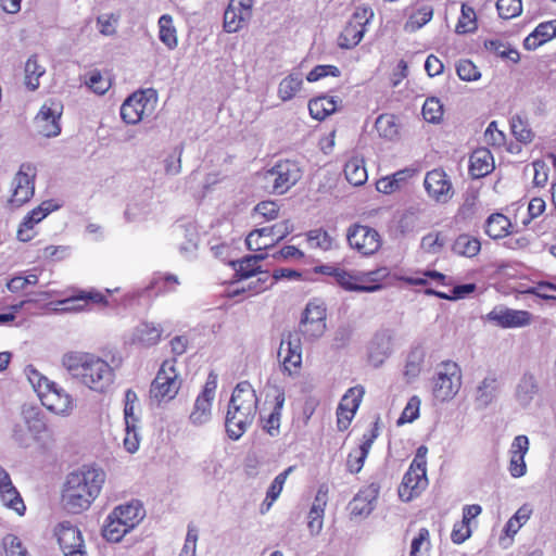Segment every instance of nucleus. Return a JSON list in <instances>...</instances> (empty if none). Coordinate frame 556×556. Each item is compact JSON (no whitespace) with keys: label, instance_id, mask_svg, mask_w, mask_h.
Returning a JSON list of instances; mask_svg holds the SVG:
<instances>
[{"label":"nucleus","instance_id":"1","mask_svg":"<svg viewBox=\"0 0 556 556\" xmlns=\"http://www.w3.org/2000/svg\"><path fill=\"white\" fill-rule=\"evenodd\" d=\"M62 366L83 386L101 394L109 391L115 379L112 366L91 353H66L62 357Z\"/></svg>","mask_w":556,"mask_h":556},{"label":"nucleus","instance_id":"2","mask_svg":"<svg viewBox=\"0 0 556 556\" xmlns=\"http://www.w3.org/2000/svg\"><path fill=\"white\" fill-rule=\"evenodd\" d=\"M105 481V472L98 467L84 466L68 475L63 491L66 509L79 514L90 507L99 496Z\"/></svg>","mask_w":556,"mask_h":556},{"label":"nucleus","instance_id":"3","mask_svg":"<svg viewBox=\"0 0 556 556\" xmlns=\"http://www.w3.org/2000/svg\"><path fill=\"white\" fill-rule=\"evenodd\" d=\"M258 403L256 391L249 381L237 383L225 419L226 432L231 440H239L252 426Z\"/></svg>","mask_w":556,"mask_h":556},{"label":"nucleus","instance_id":"4","mask_svg":"<svg viewBox=\"0 0 556 556\" xmlns=\"http://www.w3.org/2000/svg\"><path fill=\"white\" fill-rule=\"evenodd\" d=\"M157 105V92L153 88L131 93L121 106V117L129 125H136L151 117Z\"/></svg>","mask_w":556,"mask_h":556},{"label":"nucleus","instance_id":"5","mask_svg":"<svg viewBox=\"0 0 556 556\" xmlns=\"http://www.w3.org/2000/svg\"><path fill=\"white\" fill-rule=\"evenodd\" d=\"M181 380L175 368V361H165L151 383L150 399L157 404L169 402L177 395Z\"/></svg>","mask_w":556,"mask_h":556},{"label":"nucleus","instance_id":"6","mask_svg":"<svg viewBox=\"0 0 556 556\" xmlns=\"http://www.w3.org/2000/svg\"><path fill=\"white\" fill-rule=\"evenodd\" d=\"M301 176L302 172L296 162L283 160L265 172L264 180L266 188L273 193L283 194L301 179Z\"/></svg>","mask_w":556,"mask_h":556},{"label":"nucleus","instance_id":"7","mask_svg":"<svg viewBox=\"0 0 556 556\" xmlns=\"http://www.w3.org/2000/svg\"><path fill=\"white\" fill-rule=\"evenodd\" d=\"M460 386L459 366L451 361L442 363L433 378V396L441 402L450 401L458 393Z\"/></svg>","mask_w":556,"mask_h":556},{"label":"nucleus","instance_id":"8","mask_svg":"<svg viewBox=\"0 0 556 556\" xmlns=\"http://www.w3.org/2000/svg\"><path fill=\"white\" fill-rule=\"evenodd\" d=\"M217 378L215 372L211 371L208 374L203 390L197 396L190 412L189 421L191 425L201 427L210 422L212 418V405L217 388Z\"/></svg>","mask_w":556,"mask_h":556},{"label":"nucleus","instance_id":"9","mask_svg":"<svg viewBox=\"0 0 556 556\" xmlns=\"http://www.w3.org/2000/svg\"><path fill=\"white\" fill-rule=\"evenodd\" d=\"M36 169L30 163H23L11 182V198L9 203L20 207L28 202L35 192Z\"/></svg>","mask_w":556,"mask_h":556},{"label":"nucleus","instance_id":"10","mask_svg":"<svg viewBox=\"0 0 556 556\" xmlns=\"http://www.w3.org/2000/svg\"><path fill=\"white\" fill-rule=\"evenodd\" d=\"M63 105L60 101L48 100L40 108L34 118V126L38 135L51 138L61 134L60 118Z\"/></svg>","mask_w":556,"mask_h":556},{"label":"nucleus","instance_id":"11","mask_svg":"<svg viewBox=\"0 0 556 556\" xmlns=\"http://www.w3.org/2000/svg\"><path fill=\"white\" fill-rule=\"evenodd\" d=\"M278 358L283 372L293 376L299 372L302 366V344L296 333L287 332L282 334Z\"/></svg>","mask_w":556,"mask_h":556},{"label":"nucleus","instance_id":"12","mask_svg":"<svg viewBox=\"0 0 556 556\" xmlns=\"http://www.w3.org/2000/svg\"><path fill=\"white\" fill-rule=\"evenodd\" d=\"M485 319L501 328H522L532 323V314L523 309H514L504 305L495 306L485 315Z\"/></svg>","mask_w":556,"mask_h":556},{"label":"nucleus","instance_id":"13","mask_svg":"<svg viewBox=\"0 0 556 556\" xmlns=\"http://www.w3.org/2000/svg\"><path fill=\"white\" fill-rule=\"evenodd\" d=\"M254 0H230L224 13V29L227 33H237L243 28L252 17Z\"/></svg>","mask_w":556,"mask_h":556},{"label":"nucleus","instance_id":"14","mask_svg":"<svg viewBox=\"0 0 556 556\" xmlns=\"http://www.w3.org/2000/svg\"><path fill=\"white\" fill-rule=\"evenodd\" d=\"M428 485L427 468L409 466L399 486V496L403 502L417 497Z\"/></svg>","mask_w":556,"mask_h":556},{"label":"nucleus","instance_id":"15","mask_svg":"<svg viewBox=\"0 0 556 556\" xmlns=\"http://www.w3.org/2000/svg\"><path fill=\"white\" fill-rule=\"evenodd\" d=\"M424 185L429 197L437 202L446 203L453 195L452 184L443 169L428 172Z\"/></svg>","mask_w":556,"mask_h":556},{"label":"nucleus","instance_id":"16","mask_svg":"<svg viewBox=\"0 0 556 556\" xmlns=\"http://www.w3.org/2000/svg\"><path fill=\"white\" fill-rule=\"evenodd\" d=\"M0 502L3 506L23 516L26 510L24 501L12 482L10 473L0 466Z\"/></svg>","mask_w":556,"mask_h":556},{"label":"nucleus","instance_id":"17","mask_svg":"<svg viewBox=\"0 0 556 556\" xmlns=\"http://www.w3.org/2000/svg\"><path fill=\"white\" fill-rule=\"evenodd\" d=\"M529 445L530 443L527 435L520 434L513 440L508 450V472L513 478H521L527 473L525 456L529 452Z\"/></svg>","mask_w":556,"mask_h":556},{"label":"nucleus","instance_id":"18","mask_svg":"<svg viewBox=\"0 0 556 556\" xmlns=\"http://www.w3.org/2000/svg\"><path fill=\"white\" fill-rule=\"evenodd\" d=\"M58 205L52 201H43L39 206L31 210L21 223L17 230V239L21 242H28L33 239V228L36 224L41 222L48 214L55 211Z\"/></svg>","mask_w":556,"mask_h":556},{"label":"nucleus","instance_id":"19","mask_svg":"<svg viewBox=\"0 0 556 556\" xmlns=\"http://www.w3.org/2000/svg\"><path fill=\"white\" fill-rule=\"evenodd\" d=\"M54 535L63 553L86 546L81 531L71 521L60 522L54 529Z\"/></svg>","mask_w":556,"mask_h":556},{"label":"nucleus","instance_id":"20","mask_svg":"<svg viewBox=\"0 0 556 556\" xmlns=\"http://www.w3.org/2000/svg\"><path fill=\"white\" fill-rule=\"evenodd\" d=\"M119 288L115 289H105L104 292L98 291L96 289H90L88 291H79L76 295L72 298H67L59 302L62 305L63 311H80L83 309V305L75 304L76 302H91L96 304H102L104 306L109 305V301L105 294H113L117 292Z\"/></svg>","mask_w":556,"mask_h":556},{"label":"nucleus","instance_id":"21","mask_svg":"<svg viewBox=\"0 0 556 556\" xmlns=\"http://www.w3.org/2000/svg\"><path fill=\"white\" fill-rule=\"evenodd\" d=\"M41 404L58 415H67L72 410V397L62 388L53 386L40 397Z\"/></svg>","mask_w":556,"mask_h":556},{"label":"nucleus","instance_id":"22","mask_svg":"<svg viewBox=\"0 0 556 556\" xmlns=\"http://www.w3.org/2000/svg\"><path fill=\"white\" fill-rule=\"evenodd\" d=\"M377 435L378 434L375 430H370L363 434L361 444L353 448L348 455L346 470L349 472L358 473L362 470L365 459L367 458Z\"/></svg>","mask_w":556,"mask_h":556},{"label":"nucleus","instance_id":"23","mask_svg":"<svg viewBox=\"0 0 556 556\" xmlns=\"http://www.w3.org/2000/svg\"><path fill=\"white\" fill-rule=\"evenodd\" d=\"M114 517L121 518L128 529L134 530L146 517V509L138 500L116 506L112 511Z\"/></svg>","mask_w":556,"mask_h":556},{"label":"nucleus","instance_id":"24","mask_svg":"<svg viewBox=\"0 0 556 556\" xmlns=\"http://www.w3.org/2000/svg\"><path fill=\"white\" fill-rule=\"evenodd\" d=\"M285 391L277 389L275 395V405L271 412L265 416L263 413L260 415L263 430L270 437H277L280 433L281 412L285 405Z\"/></svg>","mask_w":556,"mask_h":556},{"label":"nucleus","instance_id":"25","mask_svg":"<svg viewBox=\"0 0 556 556\" xmlns=\"http://www.w3.org/2000/svg\"><path fill=\"white\" fill-rule=\"evenodd\" d=\"M327 503V490L319 488L307 516V528L311 535H318L324 526V514Z\"/></svg>","mask_w":556,"mask_h":556},{"label":"nucleus","instance_id":"26","mask_svg":"<svg viewBox=\"0 0 556 556\" xmlns=\"http://www.w3.org/2000/svg\"><path fill=\"white\" fill-rule=\"evenodd\" d=\"M379 489L375 484L361 490L351 502V513L354 516H368L374 509Z\"/></svg>","mask_w":556,"mask_h":556},{"label":"nucleus","instance_id":"27","mask_svg":"<svg viewBox=\"0 0 556 556\" xmlns=\"http://www.w3.org/2000/svg\"><path fill=\"white\" fill-rule=\"evenodd\" d=\"M556 37V20L539 24L523 40L526 50L532 51Z\"/></svg>","mask_w":556,"mask_h":556},{"label":"nucleus","instance_id":"28","mask_svg":"<svg viewBox=\"0 0 556 556\" xmlns=\"http://www.w3.org/2000/svg\"><path fill=\"white\" fill-rule=\"evenodd\" d=\"M391 353V337L387 333H377L369 346L368 359L370 364L375 367L381 366Z\"/></svg>","mask_w":556,"mask_h":556},{"label":"nucleus","instance_id":"29","mask_svg":"<svg viewBox=\"0 0 556 556\" xmlns=\"http://www.w3.org/2000/svg\"><path fill=\"white\" fill-rule=\"evenodd\" d=\"M162 332L163 329L160 325L143 321L134 329L131 342L142 346H152L160 341Z\"/></svg>","mask_w":556,"mask_h":556},{"label":"nucleus","instance_id":"30","mask_svg":"<svg viewBox=\"0 0 556 556\" xmlns=\"http://www.w3.org/2000/svg\"><path fill=\"white\" fill-rule=\"evenodd\" d=\"M469 172L476 177H484L494 168L493 156L488 149H478L470 155Z\"/></svg>","mask_w":556,"mask_h":556},{"label":"nucleus","instance_id":"31","mask_svg":"<svg viewBox=\"0 0 556 556\" xmlns=\"http://www.w3.org/2000/svg\"><path fill=\"white\" fill-rule=\"evenodd\" d=\"M338 103L339 100L334 97H317L308 102V111L314 119L324 121L330 114L336 112Z\"/></svg>","mask_w":556,"mask_h":556},{"label":"nucleus","instance_id":"32","mask_svg":"<svg viewBox=\"0 0 556 556\" xmlns=\"http://www.w3.org/2000/svg\"><path fill=\"white\" fill-rule=\"evenodd\" d=\"M293 470H294V466H290L287 469H285L282 472H280L278 476L275 477V479L273 480V482L270 483V485L266 492V497L261 505L262 514L267 513L271 508V506L276 502V500L280 496V494L283 490L286 480Z\"/></svg>","mask_w":556,"mask_h":556},{"label":"nucleus","instance_id":"33","mask_svg":"<svg viewBox=\"0 0 556 556\" xmlns=\"http://www.w3.org/2000/svg\"><path fill=\"white\" fill-rule=\"evenodd\" d=\"M263 258L262 254L247 255L241 260L229 261V264L233 267L236 275L240 279H249L253 278L261 269L260 262Z\"/></svg>","mask_w":556,"mask_h":556},{"label":"nucleus","instance_id":"34","mask_svg":"<svg viewBox=\"0 0 556 556\" xmlns=\"http://www.w3.org/2000/svg\"><path fill=\"white\" fill-rule=\"evenodd\" d=\"M302 74L300 72H292L279 83L277 90L278 98L283 102L290 101L302 89Z\"/></svg>","mask_w":556,"mask_h":556},{"label":"nucleus","instance_id":"35","mask_svg":"<svg viewBox=\"0 0 556 556\" xmlns=\"http://www.w3.org/2000/svg\"><path fill=\"white\" fill-rule=\"evenodd\" d=\"M130 531L132 530L128 529L121 518L114 517L113 514L110 513L102 527V536L108 542L117 543Z\"/></svg>","mask_w":556,"mask_h":556},{"label":"nucleus","instance_id":"36","mask_svg":"<svg viewBox=\"0 0 556 556\" xmlns=\"http://www.w3.org/2000/svg\"><path fill=\"white\" fill-rule=\"evenodd\" d=\"M497 380L495 377H485L477 387L475 401L477 407L485 408L489 406L496 396Z\"/></svg>","mask_w":556,"mask_h":556},{"label":"nucleus","instance_id":"37","mask_svg":"<svg viewBox=\"0 0 556 556\" xmlns=\"http://www.w3.org/2000/svg\"><path fill=\"white\" fill-rule=\"evenodd\" d=\"M539 391L536 378L531 372L521 376L517 387L516 396L520 404L528 405Z\"/></svg>","mask_w":556,"mask_h":556},{"label":"nucleus","instance_id":"38","mask_svg":"<svg viewBox=\"0 0 556 556\" xmlns=\"http://www.w3.org/2000/svg\"><path fill=\"white\" fill-rule=\"evenodd\" d=\"M515 280L514 282L508 285V288L511 292H517L521 294H533L538 298L544 300H556V296L553 294H545L543 292L544 289H552V291H556V285L548 281H540L536 287H528L526 283Z\"/></svg>","mask_w":556,"mask_h":556},{"label":"nucleus","instance_id":"39","mask_svg":"<svg viewBox=\"0 0 556 556\" xmlns=\"http://www.w3.org/2000/svg\"><path fill=\"white\" fill-rule=\"evenodd\" d=\"M348 243H379L378 231L365 225L355 224L348 229Z\"/></svg>","mask_w":556,"mask_h":556},{"label":"nucleus","instance_id":"40","mask_svg":"<svg viewBox=\"0 0 556 556\" xmlns=\"http://www.w3.org/2000/svg\"><path fill=\"white\" fill-rule=\"evenodd\" d=\"M511 223L505 215L495 213L486 219L485 232L494 240L502 239L508 235Z\"/></svg>","mask_w":556,"mask_h":556},{"label":"nucleus","instance_id":"41","mask_svg":"<svg viewBox=\"0 0 556 556\" xmlns=\"http://www.w3.org/2000/svg\"><path fill=\"white\" fill-rule=\"evenodd\" d=\"M344 174L346 180L353 186H362L367 181V170L362 159L349 160L344 166Z\"/></svg>","mask_w":556,"mask_h":556},{"label":"nucleus","instance_id":"42","mask_svg":"<svg viewBox=\"0 0 556 556\" xmlns=\"http://www.w3.org/2000/svg\"><path fill=\"white\" fill-rule=\"evenodd\" d=\"M287 230V223L278 224L273 227H263L261 229H255L247 236L244 243L250 244L253 241H257L258 238L261 237L269 236H273V238L270 239V243H279L285 238Z\"/></svg>","mask_w":556,"mask_h":556},{"label":"nucleus","instance_id":"43","mask_svg":"<svg viewBox=\"0 0 556 556\" xmlns=\"http://www.w3.org/2000/svg\"><path fill=\"white\" fill-rule=\"evenodd\" d=\"M153 212V203L148 200H138L127 205L125 217L128 222L139 223L147 220Z\"/></svg>","mask_w":556,"mask_h":556},{"label":"nucleus","instance_id":"44","mask_svg":"<svg viewBox=\"0 0 556 556\" xmlns=\"http://www.w3.org/2000/svg\"><path fill=\"white\" fill-rule=\"evenodd\" d=\"M336 282L345 290L361 291V292H375L380 289L379 285L365 286L359 283V277L354 276L343 269L337 274Z\"/></svg>","mask_w":556,"mask_h":556},{"label":"nucleus","instance_id":"45","mask_svg":"<svg viewBox=\"0 0 556 556\" xmlns=\"http://www.w3.org/2000/svg\"><path fill=\"white\" fill-rule=\"evenodd\" d=\"M159 38L169 49L173 50L177 47L176 28L173 25V17L169 14H163L159 18Z\"/></svg>","mask_w":556,"mask_h":556},{"label":"nucleus","instance_id":"46","mask_svg":"<svg viewBox=\"0 0 556 556\" xmlns=\"http://www.w3.org/2000/svg\"><path fill=\"white\" fill-rule=\"evenodd\" d=\"M25 85L26 87L35 91L39 88V78L45 75L46 68L38 63L37 56L31 55L25 64Z\"/></svg>","mask_w":556,"mask_h":556},{"label":"nucleus","instance_id":"47","mask_svg":"<svg viewBox=\"0 0 556 556\" xmlns=\"http://www.w3.org/2000/svg\"><path fill=\"white\" fill-rule=\"evenodd\" d=\"M365 30L364 26L349 22L339 37V46L344 49L354 48L363 39Z\"/></svg>","mask_w":556,"mask_h":556},{"label":"nucleus","instance_id":"48","mask_svg":"<svg viewBox=\"0 0 556 556\" xmlns=\"http://www.w3.org/2000/svg\"><path fill=\"white\" fill-rule=\"evenodd\" d=\"M25 375L39 399L55 384L31 365L25 368Z\"/></svg>","mask_w":556,"mask_h":556},{"label":"nucleus","instance_id":"49","mask_svg":"<svg viewBox=\"0 0 556 556\" xmlns=\"http://www.w3.org/2000/svg\"><path fill=\"white\" fill-rule=\"evenodd\" d=\"M25 375L39 399L55 384L31 365L25 368Z\"/></svg>","mask_w":556,"mask_h":556},{"label":"nucleus","instance_id":"50","mask_svg":"<svg viewBox=\"0 0 556 556\" xmlns=\"http://www.w3.org/2000/svg\"><path fill=\"white\" fill-rule=\"evenodd\" d=\"M510 129L514 135V137L522 143H530L533 138L534 134L529 127L527 121L521 118L519 115H515L510 119Z\"/></svg>","mask_w":556,"mask_h":556},{"label":"nucleus","instance_id":"51","mask_svg":"<svg viewBox=\"0 0 556 556\" xmlns=\"http://www.w3.org/2000/svg\"><path fill=\"white\" fill-rule=\"evenodd\" d=\"M476 29H477V20H476L475 10L467 4H463L460 17L456 25V33L457 34H467V33L475 31Z\"/></svg>","mask_w":556,"mask_h":556},{"label":"nucleus","instance_id":"52","mask_svg":"<svg viewBox=\"0 0 556 556\" xmlns=\"http://www.w3.org/2000/svg\"><path fill=\"white\" fill-rule=\"evenodd\" d=\"M376 129L378 134L387 139H393L399 134V126L393 115L383 114L376 119Z\"/></svg>","mask_w":556,"mask_h":556},{"label":"nucleus","instance_id":"53","mask_svg":"<svg viewBox=\"0 0 556 556\" xmlns=\"http://www.w3.org/2000/svg\"><path fill=\"white\" fill-rule=\"evenodd\" d=\"M424 356V351L419 348L414 349L408 354L404 370V375L408 380L415 379L420 374Z\"/></svg>","mask_w":556,"mask_h":556},{"label":"nucleus","instance_id":"54","mask_svg":"<svg viewBox=\"0 0 556 556\" xmlns=\"http://www.w3.org/2000/svg\"><path fill=\"white\" fill-rule=\"evenodd\" d=\"M364 394V390L362 387H355L348 390V392L343 395L339 403V407H341L342 410H345L348 413H356L362 397Z\"/></svg>","mask_w":556,"mask_h":556},{"label":"nucleus","instance_id":"55","mask_svg":"<svg viewBox=\"0 0 556 556\" xmlns=\"http://www.w3.org/2000/svg\"><path fill=\"white\" fill-rule=\"evenodd\" d=\"M426 278H430V279H433L435 281H438L439 283L441 285H446L445 283V279H446V276L437 271V270H426V271H422L421 273V276L417 275V276H407V275H404V276H400L397 279L399 280H402L410 286H424L427 283V279Z\"/></svg>","mask_w":556,"mask_h":556},{"label":"nucleus","instance_id":"56","mask_svg":"<svg viewBox=\"0 0 556 556\" xmlns=\"http://www.w3.org/2000/svg\"><path fill=\"white\" fill-rule=\"evenodd\" d=\"M422 116L429 123H439L443 116V105L437 98H428L422 105Z\"/></svg>","mask_w":556,"mask_h":556},{"label":"nucleus","instance_id":"57","mask_svg":"<svg viewBox=\"0 0 556 556\" xmlns=\"http://www.w3.org/2000/svg\"><path fill=\"white\" fill-rule=\"evenodd\" d=\"M496 9L500 17L510 20L522 12L521 0H497Z\"/></svg>","mask_w":556,"mask_h":556},{"label":"nucleus","instance_id":"58","mask_svg":"<svg viewBox=\"0 0 556 556\" xmlns=\"http://www.w3.org/2000/svg\"><path fill=\"white\" fill-rule=\"evenodd\" d=\"M302 320L326 323V308L318 300H313L307 303L304 311Z\"/></svg>","mask_w":556,"mask_h":556},{"label":"nucleus","instance_id":"59","mask_svg":"<svg viewBox=\"0 0 556 556\" xmlns=\"http://www.w3.org/2000/svg\"><path fill=\"white\" fill-rule=\"evenodd\" d=\"M456 72L464 81H473L481 77L480 71L470 60H459L456 64Z\"/></svg>","mask_w":556,"mask_h":556},{"label":"nucleus","instance_id":"60","mask_svg":"<svg viewBox=\"0 0 556 556\" xmlns=\"http://www.w3.org/2000/svg\"><path fill=\"white\" fill-rule=\"evenodd\" d=\"M433 15V9L431 5H422L416 12H414L407 22V25L410 26V28L419 29L424 25H426Z\"/></svg>","mask_w":556,"mask_h":556},{"label":"nucleus","instance_id":"61","mask_svg":"<svg viewBox=\"0 0 556 556\" xmlns=\"http://www.w3.org/2000/svg\"><path fill=\"white\" fill-rule=\"evenodd\" d=\"M419 408L420 400L417 396H412L397 419V425L413 422L419 416Z\"/></svg>","mask_w":556,"mask_h":556},{"label":"nucleus","instance_id":"62","mask_svg":"<svg viewBox=\"0 0 556 556\" xmlns=\"http://www.w3.org/2000/svg\"><path fill=\"white\" fill-rule=\"evenodd\" d=\"M7 556H29L21 540L14 534H8L3 539Z\"/></svg>","mask_w":556,"mask_h":556},{"label":"nucleus","instance_id":"63","mask_svg":"<svg viewBox=\"0 0 556 556\" xmlns=\"http://www.w3.org/2000/svg\"><path fill=\"white\" fill-rule=\"evenodd\" d=\"M7 556H29L21 540L14 534H8L3 539Z\"/></svg>","mask_w":556,"mask_h":556},{"label":"nucleus","instance_id":"64","mask_svg":"<svg viewBox=\"0 0 556 556\" xmlns=\"http://www.w3.org/2000/svg\"><path fill=\"white\" fill-rule=\"evenodd\" d=\"M7 556H29L21 540L14 534H8L3 539Z\"/></svg>","mask_w":556,"mask_h":556}]
</instances>
